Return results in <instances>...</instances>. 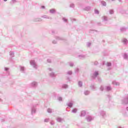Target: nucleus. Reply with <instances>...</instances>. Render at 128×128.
I'll list each match as a JSON object with an SVG mask.
<instances>
[{
  "mask_svg": "<svg viewBox=\"0 0 128 128\" xmlns=\"http://www.w3.org/2000/svg\"><path fill=\"white\" fill-rule=\"evenodd\" d=\"M77 112V110L76 109H73L72 112L74 113H76Z\"/></svg>",
  "mask_w": 128,
  "mask_h": 128,
  "instance_id": "obj_2",
  "label": "nucleus"
},
{
  "mask_svg": "<svg viewBox=\"0 0 128 128\" xmlns=\"http://www.w3.org/2000/svg\"><path fill=\"white\" fill-rule=\"evenodd\" d=\"M111 64L110 63H108V66H110Z\"/></svg>",
  "mask_w": 128,
  "mask_h": 128,
  "instance_id": "obj_4",
  "label": "nucleus"
},
{
  "mask_svg": "<svg viewBox=\"0 0 128 128\" xmlns=\"http://www.w3.org/2000/svg\"><path fill=\"white\" fill-rule=\"evenodd\" d=\"M55 12V10H50V12Z\"/></svg>",
  "mask_w": 128,
  "mask_h": 128,
  "instance_id": "obj_3",
  "label": "nucleus"
},
{
  "mask_svg": "<svg viewBox=\"0 0 128 128\" xmlns=\"http://www.w3.org/2000/svg\"><path fill=\"white\" fill-rule=\"evenodd\" d=\"M42 8H44V6H42Z\"/></svg>",
  "mask_w": 128,
  "mask_h": 128,
  "instance_id": "obj_9",
  "label": "nucleus"
},
{
  "mask_svg": "<svg viewBox=\"0 0 128 128\" xmlns=\"http://www.w3.org/2000/svg\"><path fill=\"white\" fill-rule=\"evenodd\" d=\"M8 70V68H5V70H6V71H7Z\"/></svg>",
  "mask_w": 128,
  "mask_h": 128,
  "instance_id": "obj_7",
  "label": "nucleus"
},
{
  "mask_svg": "<svg viewBox=\"0 0 128 128\" xmlns=\"http://www.w3.org/2000/svg\"><path fill=\"white\" fill-rule=\"evenodd\" d=\"M82 114H85L84 111H83V112H82Z\"/></svg>",
  "mask_w": 128,
  "mask_h": 128,
  "instance_id": "obj_8",
  "label": "nucleus"
},
{
  "mask_svg": "<svg viewBox=\"0 0 128 128\" xmlns=\"http://www.w3.org/2000/svg\"><path fill=\"white\" fill-rule=\"evenodd\" d=\"M79 85L80 86H82V82H79Z\"/></svg>",
  "mask_w": 128,
  "mask_h": 128,
  "instance_id": "obj_5",
  "label": "nucleus"
},
{
  "mask_svg": "<svg viewBox=\"0 0 128 128\" xmlns=\"http://www.w3.org/2000/svg\"><path fill=\"white\" fill-rule=\"evenodd\" d=\"M96 75H98V72H96Z\"/></svg>",
  "mask_w": 128,
  "mask_h": 128,
  "instance_id": "obj_11",
  "label": "nucleus"
},
{
  "mask_svg": "<svg viewBox=\"0 0 128 128\" xmlns=\"http://www.w3.org/2000/svg\"><path fill=\"white\" fill-rule=\"evenodd\" d=\"M72 103H70L69 104H68V106L72 108Z\"/></svg>",
  "mask_w": 128,
  "mask_h": 128,
  "instance_id": "obj_1",
  "label": "nucleus"
},
{
  "mask_svg": "<svg viewBox=\"0 0 128 128\" xmlns=\"http://www.w3.org/2000/svg\"><path fill=\"white\" fill-rule=\"evenodd\" d=\"M127 42V40L126 39L124 40V42Z\"/></svg>",
  "mask_w": 128,
  "mask_h": 128,
  "instance_id": "obj_6",
  "label": "nucleus"
},
{
  "mask_svg": "<svg viewBox=\"0 0 128 128\" xmlns=\"http://www.w3.org/2000/svg\"><path fill=\"white\" fill-rule=\"evenodd\" d=\"M4 0V2H6L7 1V0Z\"/></svg>",
  "mask_w": 128,
  "mask_h": 128,
  "instance_id": "obj_10",
  "label": "nucleus"
}]
</instances>
